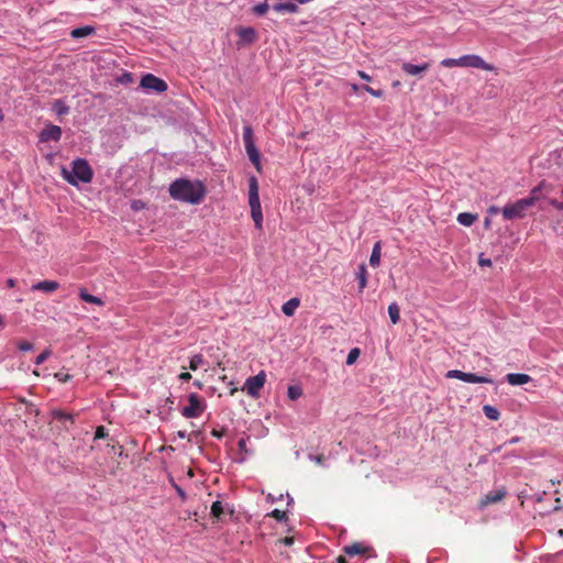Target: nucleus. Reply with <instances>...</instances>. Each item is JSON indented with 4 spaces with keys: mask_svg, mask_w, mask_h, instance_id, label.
I'll return each mask as SVG.
<instances>
[{
    "mask_svg": "<svg viewBox=\"0 0 563 563\" xmlns=\"http://www.w3.org/2000/svg\"><path fill=\"white\" fill-rule=\"evenodd\" d=\"M169 195L175 200L198 205L206 196V187L199 180L179 178L170 184Z\"/></svg>",
    "mask_w": 563,
    "mask_h": 563,
    "instance_id": "nucleus-1",
    "label": "nucleus"
},
{
    "mask_svg": "<svg viewBox=\"0 0 563 563\" xmlns=\"http://www.w3.org/2000/svg\"><path fill=\"white\" fill-rule=\"evenodd\" d=\"M63 178L70 185H77L78 181L90 183L92 179V169L88 162L82 158H77L73 162V169H62Z\"/></svg>",
    "mask_w": 563,
    "mask_h": 563,
    "instance_id": "nucleus-2",
    "label": "nucleus"
},
{
    "mask_svg": "<svg viewBox=\"0 0 563 563\" xmlns=\"http://www.w3.org/2000/svg\"><path fill=\"white\" fill-rule=\"evenodd\" d=\"M531 207V200L525 198L517 200L515 203L506 205L501 209L503 217L506 220H512L516 218H523L527 210Z\"/></svg>",
    "mask_w": 563,
    "mask_h": 563,
    "instance_id": "nucleus-3",
    "label": "nucleus"
},
{
    "mask_svg": "<svg viewBox=\"0 0 563 563\" xmlns=\"http://www.w3.org/2000/svg\"><path fill=\"white\" fill-rule=\"evenodd\" d=\"M206 405L203 404L200 396L196 393H191L188 396V406L184 407L181 415L185 418H198L205 411Z\"/></svg>",
    "mask_w": 563,
    "mask_h": 563,
    "instance_id": "nucleus-4",
    "label": "nucleus"
},
{
    "mask_svg": "<svg viewBox=\"0 0 563 563\" xmlns=\"http://www.w3.org/2000/svg\"><path fill=\"white\" fill-rule=\"evenodd\" d=\"M446 378H456L466 383H485L493 384L494 380L489 376H479L473 373H465L459 369H451L446 373Z\"/></svg>",
    "mask_w": 563,
    "mask_h": 563,
    "instance_id": "nucleus-5",
    "label": "nucleus"
},
{
    "mask_svg": "<svg viewBox=\"0 0 563 563\" xmlns=\"http://www.w3.org/2000/svg\"><path fill=\"white\" fill-rule=\"evenodd\" d=\"M266 382V374L264 371H261L255 376H251L245 380L243 389L246 390V393L256 398L260 395L261 389L264 387Z\"/></svg>",
    "mask_w": 563,
    "mask_h": 563,
    "instance_id": "nucleus-6",
    "label": "nucleus"
},
{
    "mask_svg": "<svg viewBox=\"0 0 563 563\" xmlns=\"http://www.w3.org/2000/svg\"><path fill=\"white\" fill-rule=\"evenodd\" d=\"M343 553L346 556L353 558V556H362V558H372L375 555L374 549L372 547H368L361 542H355L350 545H345L343 548Z\"/></svg>",
    "mask_w": 563,
    "mask_h": 563,
    "instance_id": "nucleus-7",
    "label": "nucleus"
},
{
    "mask_svg": "<svg viewBox=\"0 0 563 563\" xmlns=\"http://www.w3.org/2000/svg\"><path fill=\"white\" fill-rule=\"evenodd\" d=\"M140 86L144 89L156 92H164L167 90V84L152 74L144 75L141 79Z\"/></svg>",
    "mask_w": 563,
    "mask_h": 563,
    "instance_id": "nucleus-8",
    "label": "nucleus"
},
{
    "mask_svg": "<svg viewBox=\"0 0 563 563\" xmlns=\"http://www.w3.org/2000/svg\"><path fill=\"white\" fill-rule=\"evenodd\" d=\"M462 67L465 68H478L492 71L494 70V66L486 63L481 56L471 54L461 56Z\"/></svg>",
    "mask_w": 563,
    "mask_h": 563,
    "instance_id": "nucleus-9",
    "label": "nucleus"
},
{
    "mask_svg": "<svg viewBox=\"0 0 563 563\" xmlns=\"http://www.w3.org/2000/svg\"><path fill=\"white\" fill-rule=\"evenodd\" d=\"M62 136V129L58 125H47L45 129L42 130L40 133V140L42 142H48V141H59Z\"/></svg>",
    "mask_w": 563,
    "mask_h": 563,
    "instance_id": "nucleus-10",
    "label": "nucleus"
},
{
    "mask_svg": "<svg viewBox=\"0 0 563 563\" xmlns=\"http://www.w3.org/2000/svg\"><path fill=\"white\" fill-rule=\"evenodd\" d=\"M272 9L278 13H296L298 5L290 1L274 0L271 2Z\"/></svg>",
    "mask_w": 563,
    "mask_h": 563,
    "instance_id": "nucleus-11",
    "label": "nucleus"
},
{
    "mask_svg": "<svg viewBox=\"0 0 563 563\" xmlns=\"http://www.w3.org/2000/svg\"><path fill=\"white\" fill-rule=\"evenodd\" d=\"M505 496H506V489L505 488H499V489L489 492L482 499V505L487 506V505H490V504L498 503V501L503 500Z\"/></svg>",
    "mask_w": 563,
    "mask_h": 563,
    "instance_id": "nucleus-12",
    "label": "nucleus"
},
{
    "mask_svg": "<svg viewBox=\"0 0 563 563\" xmlns=\"http://www.w3.org/2000/svg\"><path fill=\"white\" fill-rule=\"evenodd\" d=\"M246 154L249 156V159L254 165L256 170L258 173L262 172V165H261V154L255 145L246 146L245 147Z\"/></svg>",
    "mask_w": 563,
    "mask_h": 563,
    "instance_id": "nucleus-13",
    "label": "nucleus"
},
{
    "mask_svg": "<svg viewBox=\"0 0 563 563\" xmlns=\"http://www.w3.org/2000/svg\"><path fill=\"white\" fill-rule=\"evenodd\" d=\"M250 208H251V216H252V219L254 220V223H255V227L257 229H262V224H263V213H262V208H261V201L258 202H250Z\"/></svg>",
    "mask_w": 563,
    "mask_h": 563,
    "instance_id": "nucleus-14",
    "label": "nucleus"
},
{
    "mask_svg": "<svg viewBox=\"0 0 563 563\" xmlns=\"http://www.w3.org/2000/svg\"><path fill=\"white\" fill-rule=\"evenodd\" d=\"M59 288V284L55 280H42L32 286V290H41L45 292H53Z\"/></svg>",
    "mask_w": 563,
    "mask_h": 563,
    "instance_id": "nucleus-15",
    "label": "nucleus"
},
{
    "mask_svg": "<svg viewBox=\"0 0 563 563\" xmlns=\"http://www.w3.org/2000/svg\"><path fill=\"white\" fill-rule=\"evenodd\" d=\"M236 33L242 41L250 44L254 43L257 40L256 31L251 26L240 27L238 29Z\"/></svg>",
    "mask_w": 563,
    "mask_h": 563,
    "instance_id": "nucleus-16",
    "label": "nucleus"
},
{
    "mask_svg": "<svg viewBox=\"0 0 563 563\" xmlns=\"http://www.w3.org/2000/svg\"><path fill=\"white\" fill-rule=\"evenodd\" d=\"M429 63H424L422 65H413L411 63H404L401 68L402 70L411 76H417L422 71H426L429 68Z\"/></svg>",
    "mask_w": 563,
    "mask_h": 563,
    "instance_id": "nucleus-17",
    "label": "nucleus"
},
{
    "mask_svg": "<svg viewBox=\"0 0 563 563\" xmlns=\"http://www.w3.org/2000/svg\"><path fill=\"white\" fill-rule=\"evenodd\" d=\"M547 187H548L547 183L541 181L538 186H536L531 189L530 195L528 197H526L525 199L531 200V207L534 206V203L543 197L542 191Z\"/></svg>",
    "mask_w": 563,
    "mask_h": 563,
    "instance_id": "nucleus-18",
    "label": "nucleus"
},
{
    "mask_svg": "<svg viewBox=\"0 0 563 563\" xmlns=\"http://www.w3.org/2000/svg\"><path fill=\"white\" fill-rule=\"evenodd\" d=\"M506 379L510 385L516 386L529 383L531 380V377L527 374L510 373L506 376Z\"/></svg>",
    "mask_w": 563,
    "mask_h": 563,
    "instance_id": "nucleus-19",
    "label": "nucleus"
},
{
    "mask_svg": "<svg viewBox=\"0 0 563 563\" xmlns=\"http://www.w3.org/2000/svg\"><path fill=\"white\" fill-rule=\"evenodd\" d=\"M260 201V195H258V184L257 179L253 176L250 178V186H249V203L250 202H258Z\"/></svg>",
    "mask_w": 563,
    "mask_h": 563,
    "instance_id": "nucleus-20",
    "label": "nucleus"
},
{
    "mask_svg": "<svg viewBox=\"0 0 563 563\" xmlns=\"http://www.w3.org/2000/svg\"><path fill=\"white\" fill-rule=\"evenodd\" d=\"M79 297L81 300L88 302V303H93V305H97V306H103L104 302L101 298L97 297V296H93V295H90L86 288H80L79 289Z\"/></svg>",
    "mask_w": 563,
    "mask_h": 563,
    "instance_id": "nucleus-21",
    "label": "nucleus"
},
{
    "mask_svg": "<svg viewBox=\"0 0 563 563\" xmlns=\"http://www.w3.org/2000/svg\"><path fill=\"white\" fill-rule=\"evenodd\" d=\"M93 33H95V27L90 26V25H86V26L76 27V29L71 30L70 35L74 38H81V37L92 35Z\"/></svg>",
    "mask_w": 563,
    "mask_h": 563,
    "instance_id": "nucleus-22",
    "label": "nucleus"
},
{
    "mask_svg": "<svg viewBox=\"0 0 563 563\" xmlns=\"http://www.w3.org/2000/svg\"><path fill=\"white\" fill-rule=\"evenodd\" d=\"M299 305L300 300L298 298H291L283 305L282 311L286 316L291 317L295 313L296 309L299 307Z\"/></svg>",
    "mask_w": 563,
    "mask_h": 563,
    "instance_id": "nucleus-23",
    "label": "nucleus"
},
{
    "mask_svg": "<svg viewBox=\"0 0 563 563\" xmlns=\"http://www.w3.org/2000/svg\"><path fill=\"white\" fill-rule=\"evenodd\" d=\"M380 251H382V243L380 241H377L372 250V254L369 257V264L373 267H377L380 264Z\"/></svg>",
    "mask_w": 563,
    "mask_h": 563,
    "instance_id": "nucleus-24",
    "label": "nucleus"
},
{
    "mask_svg": "<svg viewBox=\"0 0 563 563\" xmlns=\"http://www.w3.org/2000/svg\"><path fill=\"white\" fill-rule=\"evenodd\" d=\"M357 280H358V290L362 292L365 287L367 286V269L365 264H361L358 266V271L356 274Z\"/></svg>",
    "mask_w": 563,
    "mask_h": 563,
    "instance_id": "nucleus-25",
    "label": "nucleus"
},
{
    "mask_svg": "<svg viewBox=\"0 0 563 563\" xmlns=\"http://www.w3.org/2000/svg\"><path fill=\"white\" fill-rule=\"evenodd\" d=\"M53 419L58 420L60 422H70L74 423V416L69 412H66L64 410L54 409L51 412Z\"/></svg>",
    "mask_w": 563,
    "mask_h": 563,
    "instance_id": "nucleus-26",
    "label": "nucleus"
},
{
    "mask_svg": "<svg viewBox=\"0 0 563 563\" xmlns=\"http://www.w3.org/2000/svg\"><path fill=\"white\" fill-rule=\"evenodd\" d=\"M477 220V214L471 212H461L457 216V222L464 227H471Z\"/></svg>",
    "mask_w": 563,
    "mask_h": 563,
    "instance_id": "nucleus-27",
    "label": "nucleus"
},
{
    "mask_svg": "<svg viewBox=\"0 0 563 563\" xmlns=\"http://www.w3.org/2000/svg\"><path fill=\"white\" fill-rule=\"evenodd\" d=\"M388 314L393 324H397L400 321V308L396 302L388 306Z\"/></svg>",
    "mask_w": 563,
    "mask_h": 563,
    "instance_id": "nucleus-28",
    "label": "nucleus"
},
{
    "mask_svg": "<svg viewBox=\"0 0 563 563\" xmlns=\"http://www.w3.org/2000/svg\"><path fill=\"white\" fill-rule=\"evenodd\" d=\"M210 514L212 518L221 520V516L224 514V508L220 500L213 501L211 505Z\"/></svg>",
    "mask_w": 563,
    "mask_h": 563,
    "instance_id": "nucleus-29",
    "label": "nucleus"
},
{
    "mask_svg": "<svg viewBox=\"0 0 563 563\" xmlns=\"http://www.w3.org/2000/svg\"><path fill=\"white\" fill-rule=\"evenodd\" d=\"M243 141H244L245 147L255 145L254 137H253V129L251 125H245L243 128Z\"/></svg>",
    "mask_w": 563,
    "mask_h": 563,
    "instance_id": "nucleus-30",
    "label": "nucleus"
},
{
    "mask_svg": "<svg viewBox=\"0 0 563 563\" xmlns=\"http://www.w3.org/2000/svg\"><path fill=\"white\" fill-rule=\"evenodd\" d=\"M483 411L488 419L494 421L498 420L500 417V412L498 411V409L490 405H485L483 407Z\"/></svg>",
    "mask_w": 563,
    "mask_h": 563,
    "instance_id": "nucleus-31",
    "label": "nucleus"
},
{
    "mask_svg": "<svg viewBox=\"0 0 563 563\" xmlns=\"http://www.w3.org/2000/svg\"><path fill=\"white\" fill-rule=\"evenodd\" d=\"M441 66L446 67V68L462 67L461 57L442 59Z\"/></svg>",
    "mask_w": 563,
    "mask_h": 563,
    "instance_id": "nucleus-32",
    "label": "nucleus"
},
{
    "mask_svg": "<svg viewBox=\"0 0 563 563\" xmlns=\"http://www.w3.org/2000/svg\"><path fill=\"white\" fill-rule=\"evenodd\" d=\"M203 363V356L201 354H196L190 358L189 368L191 371L198 369V367Z\"/></svg>",
    "mask_w": 563,
    "mask_h": 563,
    "instance_id": "nucleus-33",
    "label": "nucleus"
},
{
    "mask_svg": "<svg viewBox=\"0 0 563 563\" xmlns=\"http://www.w3.org/2000/svg\"><path fill=\"white\" fill-rule=\"evenodd\" d=\"M287 394L291 400H296L302 395V390L298 386H289Z\"/></svg>",
    "mask_w": 563,
    "mask_h": 563,
    "instance_id": "nucleus-34",
    "label": "nucleus"
},
{
    "mask_svg": "<svg viewBox=\"0 0 563 563\" xmlns=\"http://www.w3.org/2000/svg\"><path fill=\"white\" fill-rule=\"evenodd\" d=\"M54 110L58 115H63L68 113L69 108L62 100H56L54 103Z\"/></svg>",
    "mask_w": 563,
    "mask_h": 563,
    "instance_id": "nucleus-35",
    "label": "nucleus"
},
{
    "mask_svg": "<svg viewBox=\"0 0 563 563\" xmlns=\"http://www.w3.org/2000/svg\"><path fill=\"white\" fill-rule=\"evenodd\" d=\"M360 349L358 347H354L352 349L349 354H347V357H346V365H352L356 362V360L360 356Z\"/></svg>",
    "mask_w": 563,
    "mask_h": 563,
    "instance_id": "nucleus-36",
    "label": "nucleus"
},
{
    "mask_svg": "<svg viewBox=\"0 0 563 563\" xmlns=\"http://www.w3.org/2000/svg\"><path fill=\"white\" fill-rule=\"evenodd\" d=\"M52 354V351L49 349L44 350L36 358L35 364L41 365L43 364Z\"/></svg>",
    "mask_w": 563,
    "mask_h": 563,
    "instance_id": "nucleus-37",
    "label": "nucleus"
},
{
    "mask_svg": "<svg viewBox=\"0 0 563 563\" xmlns=\"http://www.w3.org/2000/svg\"><path fill=\"white\" fill-rule=\"evenodd\" d=\"M271 517L275 518L276 520L278 521H284L286 520L287 516H286V512L283 511V510H279V509H274L271 514H269Z\"/></svg>",
    "mask_w": 563,
    "mask_h": 563,
    "instance_id": "nucleus-38",
    "label": "nucleus"
},
{
    "mask_svg": "<svg viewBox=\"0 0 563 563\" xmlns=\"http://www.w3.org/2000/svg\"><path fill=\"white\" fill-rule=\"evenodd\" d=\"M54 377L60 383H67L71 379V375L63 372L55 373Z\"/></svg>",
    "mask_w": 563,
    "mask_h": 563,
    "instance_id": "nucleus-39",
    "label": "nucleus"
},
{
    "mask_svg": "<svg viewBox=\"0 0 563 563\" xmlns=\"http://www.w3.org/2000/svg\"><path fill=\"white\" fill-rule=\"evenodd\" d=\"M107 435H108V432H107V430H106V428L103 426L97 427L96 432H95V439L96 440L103 439Z\"/></svg>",
    "mask_w": 563,
    "mask_h": 563,
    "instance_id": "nucleus-40",
    "label": "nucleus"
},
{
    "mask_svg": "<svg viewBox=\"0 0 563 563\" xmlns=\"http://www.w3.org/2000/svg\"><path fill=\"white\" fill-rule=\"evenodd\" d=\"M364 90L367 91L368 93H371L372 96L377 97V98H380L383 96V91L382 90L373 89L369 86H364Z\"/></svg>",
    "mask_w": 563,
    "mask_h": 563,
    "instance_id": "nucleus-41",
    "label": "nucleus"
},
{
    "mask_svg": "<svg viewBox=\"0 0 563 563\" xmlns=\"http://www.w3.org/2000/svg\"><path fill=\"white\" fill-rule=\"evenodd\" d=\"M18 346L21 351H31L33 349V344L27 341L20 342Z\"/></svg>",
    "mask_w": 563,
    "mask_h": 563,
    "instance_id": "nucleus-42",
    "label": "nucleus"
},
{
    "mask_svg": "<svg viewBox=\"0 0 563 563\" xmlns=\"http://www.w3.org/2000/svg\"><path fill=\"white\" fill-rule=\"evenodd\" d=\"M550 205L554 207L556 210L563 211V201H559L556 199H551Z\"/></svg>",
    "mask_w": 563,
    "mask_h": 563,
    "instance_id": "nucleus-43",
    "label": "nucleus"
},
{
    "mask_svg": "<svg viewBox=\"0 0 563 563\" xmlns=\"http://www.w3.org/2000/svg\"><path fill=\"white\" fill-rule=\"evenodd\" d=\"M144 207V203L141 200H134L132 202V209L133 210H141Z\"/></svg>",
    "mask_w": 563,
    "mask_h": 563,
    "instance_id": "nucleus-44",
    "label": "nucleus"
},
{
    "mask_svg": "<svg viewBox=\"0 0 563 563\" xmlns=\"http://www.w3.org/2000/svg\"><path fill=\"white\" fill-rule=\"evenodd\" d=\"M478 264L481 266H492V261L489 258H484V257L479 256Z\"/></svg>",
    "mask_w": 563,
    "mask_h": 563,
    "instance_id": "nucleus-45",
    "label": "nucleus"
},
{
    "mask_svg": "<svg viewBox=\"0 0 563 563\" xmlns=\"http://www.w3.org/2000/svg\"><path fill=\"white\" fill-rule=\"evenodd\" d=\"M174 487H175V489H176V492H177L178 496H179L181 499H186V493H185V490H184L181 487H179L178 485H176V484H174Z\"/></svg>",
    "mask_w": 563,
    "mask_h": 563,
    "instance_id": "nucleus-46",
    "label": "nucleus"
},
{
    "mask_svg": "<svg viewBox=\"0 0 563 563\" xmlns=\"http://www.w3.org/2000/svg\"><path fill=\"white\" fill-rule=\"evenodd\" d=\"M357 75H358L362 79H364V80H366V81H371V80H372L371 76H369V75H367V74H366L365 71H363V70H357Z\"/></svg>",
    "mask_w": 563,
    "mask_h": 563,
    "instance_id": "nucleus-47",
    "label": "nucleus"
},
{
    "mask_svg": "<svg viewBox=\"0 0 563 563\" xmlns=\"http://www.w3.org/2000/svg\"><path fill=\"white\" fill-rule=\"evenodd\" d=\"M190 378H191V374L189 372H183L179 375V379H181V380H189Z\"/></svg>",
    "mask_w": 563,
    "mask_h": 563,
    "instance_id": "nucleus-48",
    "label": "nucleus"
},
{
    "mask_svg": "<svg viewBox=\"0 0 563 563\" xmlns=\"http://www.w3.org/2000/svg\"><path fill=\"white\" fill-rule=\"evenodd\" d=\"M283 542L286 544V545H290L294 543V539L291 537H286L284 538Z\"/></svg>",
    "mask_w": 563,
    "mask_h": 563,
    "instance_id": "nucleus-49",
    "label": "nucleus"
},
{
    "mask_svg": "<svg viewBox=\"0 0 563 563\" xmlns=\"http://www.w3.org/2000/svg\"><path fill=\"white\" fill-rule=\"evenodd\" d=\"M336 562H338V563H347L346 556H345V555H340V556L336 559Z\"/></svg>",
    "mask_w": 563,
    "mask_h": 563,
    "instance_id": "nucleus-50",
    "label": "nucleus"
},
{
    "mask_svg": "<svg viewBox=\"0 0 563 563\" xmlns=\"http://www.w3.org/2000/svg\"><path fill=\"white\" fill-rule=\"evenodd\" d=\"M313 460L316 461V463L318 464H322L323 462V455H317L313 457Z\"/></svg>",
    "mask_w": 563,
    "mask_h": 563,
    "instance_id": "nucleus-51",
    "label": "nucleus"
},
{
    "mask_svg": "<svg viewBox=\"0 0 563 563\" xmlns=\"http://www.w3.org/2000/svg\"><path fill=\"white\" fill-rule=\"evenodd\" d=\"M177 435L180 438V439H186L188 437L187 432L186 431H178L177 432Z\"/></svg>",
    "mask_w": 563,
    "mask_h": 563,
    "instance_id": "nucleus-52",
    "label": "nucleus"
},
{
    "mask_svg": "<svg viewBox=\"0 0 563 563\" xmlns=\"http://www.w3.org/2000/svg\"><path fill=\"white\" fill-rule=\"evenodd\" d=\"M488 211H489V213H494V214H495V213H498V212H499V208H498V207L493 206V207H490V208L488 209Z\"/></svg>",
    "mask_w": 563,
    "mask_h": 563,
    "instance_id": "nucleus-53",
    "label": "nucleus"
},
{
    "mask_svg": "<svg viewBox=\"0 0 563 563\" xmlns=\"http://www.w3.org/2000/svg\"><path fill=\"white\" fill-rule=\"evenodd\" d=\"M7 285H8V287H14L15 286V280L13 278H9L7 280Z\"/></svg>",
    "mask_w": 563,
    "mask_h": 563,
    "instance_id": "nucleus-54",
    "label": "nucleus"
},
{
    "mask_svg": "<svg viewBox=\"0 0 563 563\" xmlns=\"http://www.w3.org/2000/svg\"><path fill=\"white\" fill-rule=\"evenodd\" d=\"M561 499L560 498H556L555 499V507H554V510H560L561 509Z\"/></svg>",
    "mask_w": 563,
    "mask_h": 563,
    "instance_id": "nucleus-55",
    "label": "nucleus"
},
{
    "mask_svg": "<svg viewBox=\"0 0 563 563\" xmlns=\"http://www.w3.org/2000/svg\"><path fill=\"white\" fill-rule=\"evenodd\" d=\"M212 435H213V437H216V438H218V439H220V438L222 437V432H219V431H217V430H213V431H212Z\"/></svg>",
    "mask_w": 563,
    "mask_h": 563,
    "instance_id": "nucleus-56",
    "label": "nucleus"
},
{
    "mask_svg": "<svg viewBox=\"0 0 563 563\" xmlns=\"http://www.w3.org/2000/svg\"><path fill=\"white\" fill-rule=\"evenodd\" d=\"M194 385H195L197 388H199V389H201V388H202V383H201V382H199V380H196V382L194 383Z\"/></svg>",
    "mask_w": 563,
    "mask_h": 563,
    "instance_id": "nucleus-57",
    "label": "nucleus"
},
{
    "mask_svg": "<svg viewBox=\"0 0 563 563\" xmlns=\"http://www.w3.org/2000/svg\"><path fill=\"white\" fill-rule=\"evenodd\" d=\"M519 441V438H512L509 440V443L512 444V443H517Z\"/></svg>",
    "mask_w": 563,
    "mask_h": 563,
    "instance_id": "nucleus-58",
    "label": "nucleus"
},
{
    "mask_svg": "<svg viewBox=\"0 0 563 563\" xmlns=\"http://www.w3.org/2000/svg\"><path fill=\"white\" fill-rule=\"evenodd\" d=\"M236 390H238V388H235V387L231 388L230 395H234L236 393Z\"/></svg>",
    "mask_w": 563,
    "mask_h": 563,
    "instance_id": "nucleus-59",
    "label": "nucleus"
},
{
    "mask_svg": "<svg viewBox=\"0 0 563 563\" xmlns=\"http://www.w3.org/2000/svg\"><path fill=\"white\" fill-rule=\"evenodd\" d=\"M489 224H490L489 219H485V227H486V228H488V227H489Z\"/></svg>",
    "mask_w": 563,
    "mask_h": 563,
    "instance_id": "nucleus-60",
    "label": "nucleus"
},
{
    "mask_svg": "<svg viewBox=\"0 0 563 563\" xmlns=\"http://www.w3.org/2000/svg\"><path fill=\"white\" fill-rule=\"evenodd\" d=\"M352 89H353L354 91H356V90L358 89L357 85L353 84V85H352Z\"/></svg>",
    "mask_w": 563,
    "mask_h": 563,
    "instance_id": "nucleus-61",
    "label": "nucleus"
},
{
    "mask_svg": "<svg viewBox=\"0 0 563 563\" xmlns=\"http://www.w3.org/2000/svg\"><path fill=\"white\" fill-rule=\"evenodd\" d=\"M399 85H400V82H399V81H395V82L393 84V86H394V87H398Z\"/></svg>",
    "mask_w": 563,
    "mask_h": 563,
    "instance_id": "nucleus-62",
    "label": "nucleus"
},
{
    "mask_svg": "<svg viewBox=\"0 0 563 563\" xmlns=\"http://www.w3.org/2000/svg\"><path fill=\"white\" fill-rule=\"evenodd\" d=\"M239 445H240L241 448H242V446H244V440H241V441L239 442Z\"/></svg>",
    "mask_w": 563,
    "mask_h": 563,
    "instance_id": "nucleus-63",
    "label": "nucleus"
},
{
    "mask_svg": "<svg viewBox=\"0 0 563 563\" xmlns=\"http://www.w3.org/2000/svg\"><path fill=\"white\" fill-rule=\"evenodd\" d=\"M33 374H34L35 376H40V373H38V371H36V369H35V371H33Z\"/></svg>",
    "mask_w": 563,
    "mask_h": 563,
    "instance_id": "nucleus-64",
    "label": "nucleus"
}]
</instances>
